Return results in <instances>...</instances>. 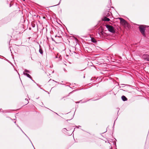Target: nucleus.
I'll return each instance as SVG.
<instances>
[{
    "label": "nucleus",
    "mask_w": 149,
    "mask_h": 149,
    "mask_svg": "<svg viewBox=\"0 0 149 149\" xmlns=\"http://www.w3.org/2000/svg\"><path fill=\"white\" fill-rule=\"evenodd\" d=\"M106 27L109 32L112 33H115L114 28L112 26L107 25L106 26Z\"/></svg>",
    "instance_id": "1"
},
{
    "label": "nucleus",
    "mask_w": 149,
    "mask_h": 149,
    "mask_svg": "<svg viewBox=\"0 0 149 149\" xmlns=\"http://www.w3.org/2000/svg\"><path fill=\"white\" fill-rule=\"evenodd\" d=\"M139 31L144 36H146L145 33V30L146 29L145 28L141 26H140L139 27Z\"/></svg>",
    "instance_id": "2"
},
{
    "label": "nucleus",
    "mask_w": 149,
    "mask_h": 149,
    "mask_svg": "<svg viewBox=\"0 0 149 149\" xmlns=\"http://www.w3.org/2000/svg\"><path fill=\"white\" fill-rule=\"evenodd\" d=\"M119 19L120 20V23L123 25H126L127 23V22L123 19L122 18H119Z\"/></svg>",
    "instance_id": "3"
},
{
    "label": "nucleus",
    "mask_w": 149,
    "mask_h": 149,
    "mask_svg": "<svg viewBox=\"0 0 149 149\" xmlns=\"http://www.w3.org/2000/svg\"><path fill=\"white\" fill-rule=\"evenodd\" d=\"M143 57L145 60L149 61V55L144 54L143 55Z\"/></svg>",
    "instance_id": "4"
},
{
    "label": "nucleus",
    "mask_w": 149,
    "mask_h": 149,
    "mask_svg": "<svg viewBox=\"0 0 149 149\" xmlns=\"http://www.w3.org/2000/svg\"><path fill=\"white\" fill-rule=\"evenodd\" d=\"M23 74L24 75L26 76L27 77L31 79L32 81H34L31 76L29 74L26 73L24 72H23Z\"/></svg>",
    "instance_id": "5"
},
{
    "label": "nucleus",
    "mask_w": 149,
    "mask_h": 149,
    "mask_svg": "<svg viewBox=\"0 0 149 149\" xmlns=\"http://www.w3.org/2000/svg\"><path fill=\"white\" fill-rule=\"evenodd\" d=\"M102 20L105 21H109L110 20V19L106 17H104L102 19Z\"/></svg>",
    "instance_id": "6"
},
{
    "label": "nucleus",
    "mask_w": 149,
    "mask_h": 149,
    "mask_svg": "<svg viewBox=\"0 0 149 149\" xmlns=\"http://www.w3.org/2000/svg\"><path fill=\"white\" fill-rule=\"evenodd\" d=\"M121 99L124 101H125L127 100V98L124 95H123L121 97Z\"/></svg>",
    "instance_id": "7"
},
{
    "label": "nucleus",
    "mask_w": 149,
    "mask_h": 149,
    "mask_svg": "<svg viewBox=\"0 0 149 149\" xmlns=\"http://www.w3.org/2000/svg\"><path fill=\"white\" fill-rule=\"evenodd\" d=\"M91 41L93 43H96L97 42L95 39L93 38H91Z\"/></svg>",
    "instance_id": "8"
},
{
    "label": "nucleus",
    "mask_w": 149,
    "mask_h": 149,
    "mask_svg": "<svg viewBox=\"0 0 149 149\" xmlns=\"http://www.w3.org/2000/svg\"><path fill=\"white\" fill-rule=\"evenodd\" d=\"M39 52L41 54H42L43 53V52L42 49L41 48H40L39 50Z\"/></svg>",
    "instance_id": "9"
},
{
    "label": "nucleus",
    "mask_w": 149,
    "mask_h": 149,
    "mask_svg": "<svg viewBox=\"0 0 149 149\" xmlns=\"http://www.w3.org/2000/svg\"><path fill=\"white\" fill-rule=\"evenodd\" d=\"M24 71L27 73H30V72L29 70H27L26 69H25V70Z\"/></svg>",
    "instance_id": "10"
},
{
    "label": "nucleus",
    "mask_w": 149,
    "mask_h": 149,
    "mask_svg": "<svg viewBox=\"0 0 149 149\" xmlns=\"http://www.w3.org/2000/svg\"><path fill=\"white\" fill-rule=\"evenodd\" d=\"M101 33L102 34L104 35V34H105V33L104 32L102 31L101 32Z\"/></svg>",
    "instance_id": "11"
},
{
    "label": "nucleus",
    "mask_w": 149,
    "mask_h": 149,
    "mask_svg": "<svg viewBox=\"0 0 149 149\" xmlns=\"http://www.w3.org/2000/svg\"><path fill=\"white\" fill-rule=\"evenodd\" d=\"M17 126L21 130V131H22V132H23V131L19 127L18 125H17Z\"/></svg>",
    "instance_id": "12"
},
{
    "label": "nucleus",
    "mask_w": 149,
    "mask_h": 149,
    "mask_svg": "<svg viewBox=\"0 0 149 149\" xmlns=\"http://www.w3.org/2000/svg\"><path fill=\"white\" fill-rule=\"evenodd\" d=\"M63 131H65V130H66V129L65 128H63Z\"/></svg>",
    "instance_id": "13"
},
{
    "label": "nucleus",
    "mask_w": 149,
    "mask_h": 149,
    "mask_svg": "<svg viewBox=\"0 0 149 149\" xmlns=\"http://www.w3.org/2000/svg\"><path fill=\"white\" fill-rule=\"evenodd\" d=\"M63 70H64L65 72V71H66V70L65 69V68H64L63 69Z\"/></svg>",
    "instance_id": "14"
},
{
    "label": "nucleus",
    "mask_w": 149,
    "mask_h": 149,
    "mask_svg": "<svg viewBox=\"0 0 149 149\" xmlns=\"http://www.w3.org/2000/svg\"><path fill=\"white\" fill-rule=\"evenodd\" d=\"M23 133L25 134V135H26L27 137V138H29L28 137V136H27V135H26V134H25L24 132H23Z\"/></svg>",
    "instance_id": "15"
},
{
    "label": "nucleus",
    "mask_w": 149,
    "mask_h": 149,
    "mask_svg": "<svg viewBox=\"0 0 149 149\" xmlns=\"http://www.w3.org/2000/svg\"><path fill=\"white\" fill-rule=\"evenodd\" d=\"M60 1L59 2V3L57 5H58L60 4Z\"/></svg>",
    "instance_id": "16"
},
{
    "label": "nucleus",
    "mask_w": 149,
    "mask_h": 149,
    "mask_svg": "<svg viewBox=\"0 0 149 149\" xmlns=\"http://www.w3.org/2000/svg\"><path fill=\"white\" fill-rule=\"evenodd\" d=\"M25 100H28L27 99H26H26H25Z\"/></svg>",
    "instance_id": "17"
},
{
    "label": "nucleus",
    "mask_w": 149,
    "mask_h": 149,
    "mask_svg": "<svg viewBox=\"0 0 149 149\" xmlns=\"http://www.w3.org/2000/svg\"><path fill=\"white\" fill-rule=\"evenodd\" d=\"M29 102L28 101H27V104H28Z\"/></svg>",
    "instance_id": "18"
},
{
    "label": "nucleus",
    "mask_w": 149,
    "mask_h": 149,
    "mask_svg": "<svg viewBox=\"0 0 149 149\" xmlns=\"http://www.w3.org/2000/svg\"><path fill=\"white\" fill-rule=\"evenodd\" d=\"M31 144H32V145L33 146V144L32 143V142H31Z\"/></svg>",
    "instance_id": "19"
},
{
    "label": "nucleus",
    "mask_w": 149,
    "mask_h": 149,
    "mask_svg": "<svg viewBox=\"0 0 149 149\" xmlns=\"http://www.w3.org/2000/svg\"><path fill=\"white\" fill-rule=\"evenodd\" d=\"M31 144H32V145L33 146V144L32 143V142H31Z\"/></svg>",
    "instance_id": "20"
},
{
    "label": "nucleus",
    "mask_w": 149,
    "mask_h": 149,
    "mask_svg": "<svg viewBox=\"0 0 149 149\" xmlns=\"http://www.w3.org/2000/svg\"><path fill=\"white\" fill-rule=\"evenodd\" d=\"M31 144H32V145L33 146V144L32 143V142H31Z\"/></svg>",
    "instance_id": "21"
},
{
    "label": "nucleus",
    "mask_w": 149,
    "mask_h": 149,
    "mask_svg": "<svg viewBox=\"0 0 149 149\" xmlns=\"http://www.w3.org/2000/svg\"><path fill=\"white\" fill-rule=\"evenodd\" d=\"M31 144H32V145L33 146V144L32 143V142H31Z\"/></svg>",
    "instance_id": "22"
},
{
    "label": "nucleus",
    "mask_w": 149,
    "mask_h": 149,
    "mask_svg": "<svg viewBox=\"0 0 149 149\" xmlns=\"http://www.w3.org/2000/svg\"><path fill=\"white\" fill-rule=\"evenodd\" d=\"M31 144H32V145L33 146V144L32 143V142H31Z\"/></svg>",
    "instance_id": "23"
},
{
    "label": "nucleus",
    "mask_w": 149,
    "mask_h": 149,
    "mask_svg": "<svg viewBox=\"0 0 149 149\" xmlns=\"http://www.w3.org/2000/svg\"><path fill=\"white\" fill-rule=\"evenodd\" d=\"M11 6L10 4V7Z\"/></svg>",
    "instance_id": "24"
},
{
    "label": "nucleus",
    "mask_w": 149,
    "mask_h": 149,
    "mask_svg": "<svg viewBox=\"0 0 149 149\" xmlns=\"http://www.w3.org/2000/svg\"><path fill=\"white\" fill-rule=\"evenodd\" d=\"M122 85H125V84H122Z\"/></svg>",
    "instance_id": "25"
},
{
    "label": "nucleus",
    "mask_w": 149,
    "mask_h": 149,
    "mask_svg": "<svg viewBox=\"0 0 149 149\" xmlns=\"http://www.w3.org/2000/svg\"><path fill=\"white\" fill-rule=\"evenodd\" d=\"M29 140H30V141H31V140H30L29 139Z\"/></svg>",
    "instance_id": "26"
},
{
    "label": "nucleus",
    "mask_w": 149,
    "mask_h": 149,
    "mask_svg": "<svg viewBox=\"0 0 149 149\" xmlns=\"http://www.w3.org/2000/svg\"><path fill=\"white\" fill-rule=\"evenodd\" d=\"M98 99H96L95 100H98Z\"/></svg>",
    "instance_id": "27"
},
{
    "label": "nucleus",
    "mask_w": 149,
    "mask_h": 149,
    "mask_svg": "<svg viewBox=\"0 0 149 149\" xmlns=\"http://www.w3.org/2000/svg\"><path fill=\"white\" fill-rule=\"evenodd\" d=\"M81 126H79V127H78L79 128V127H81Z\"/></svg>",
    "instance_id": "28"
},
{
    "label": "nucleus",
    "mask_w": 149,
    "mask_h": 149,
    "mask_svg": "<svg viewBox=\"0 0 149 149\" xmlns=\"http://www.w3.org/2000/svg\"><path fill=\"white\" fill-rule=\"evenodd\" d=\"M52 40H53V39L52 38Z\"/></svg>",
    "instance_id": "29"
},
{
    "label": "nucleus",
    "mask_w": 149,
    "mask_h": 149,
    "mask_svg": "<svg viewBox=\"0 0 149 149\" xmlns=\"http://www.w3.org/2000/svg\"><path fill=\"white\" fill-rule=\"evenodd\" d=\"M0 111H1V109H0Z\"/></svg>",
    "instance_id": "30"
},
{
    "label": "nucleus",
    "mask_w": 149,
    "mask_h": 149,
    "mask_svg": "<svg viewBox=\"0 0 149 149\" xmlns=\"http://www.w3.org/2000/svg\"><path fill=\"white\" fill-rule=\"evenodd\" d=\"M14 123H16V122H14Z\"/></svg>",
    "instance_id": "31"
},
{
    "label": "nucleus",
    "mask_w": 149,
    "mask_h": 149,
    "mask_svg": "<svg viewBox=\"0 0 149 149\" xmlns=\"http://www.w3.org/2000/svg\"><path fill=\"white\" fill-rule=\"evenodd\" d=\"M75 129H76V128H74V130H75Z\"/></svg>",
    "instance_id": "32"
},
{
    "label": "nucleus",
    "mask_w": 149,
    "mask_h": 149,
    "mask_svg": "<svg viewBox=\"0 0 149 149\" xmlns=\"http://www.w3.org/2000/svg\"><path fill=\"white\" fill-rule=\"evenodd\" d=\"M23 1H25V0H23Z\"/></svg>",
    "instance_id": "33"
},
{
    "label": "nucleus",
    "mask_w": 149,
    "mask_h": 149,
    "mask_svg": "<svg viewBox=\"0 0 149 149\" xmlns=\"http://www.w3.org/2000/svg\"><path fill=\"white\" fill-rule=\"evenodd\" d=\"M79 102H78L77 103H79Z\"/></svg>",
    "instance_id": "34"
},
{
    "label": "nucleus",
    "mask_w": 149,
    "mask_h": 149,
    "mask_svg": "<svg viewBox=\"0 0 149 149\" xmlns=\"http://www.w3.org/2000/svg\"><path fill=\"white\" fill-rule=\"evenodd\" d=\"M110 149H112V148H111Z\"/></svg>",
    "instance_id": "35"
}]
</instances>
